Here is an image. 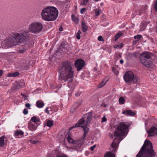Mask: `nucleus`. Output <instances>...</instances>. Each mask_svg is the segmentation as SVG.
Wrapping results in <instances>:
<instances>
[{
  "mask_svg": "<svg viewBox=\"0 0 157 157\" xmlns=\"http://www.w3.org/2000/svg\"><path fill=\"white\" fill-rule=\"evenodd\" d=\"M129 126L126 122H120L118 124L115 126L116 129L114 136L116 138L114 139L111 145V147L114 148V151H112L113 152L116 151L118 147L117 143L119 144L122 140L123 136L127 134V132L128 130V129Z\"/></svg>",
  "mask_w": 157,
  "mask_h": 157,
  "instance_id": "obj_1",
  "label": "nucleus"
},
{
  "mask_svg": "<svg viewBox=\"0 0 157 157\" xmlns=\"http://www.w3.org/2000/svg\"><path fill=\"white\" fill-rule=\"evenodd\" d=\"M73 64L68 61L62 63L59 70L60 77L64 81L69 82L68 86H70V84L73 80Z\"/></svg>",
  "mask_w": 157,
  "mask_h": 157,
  "instance_id": "obj_2",
  "label": "nucleus"
},
{
  "mask_svg": "<svg viewBox=\"0 0 157 157\" xmlns=\"http://www.w3.org/2000/svg\"><path fill=\"white\" fill-rule=\"evenodd\" d=\"M155 155L152 143L149 140H146L136 157H155Z\"/></svg>",
  "mask_w": 157,
  "mask_h": 157,
  "instance_id": "obj_3",
  "label": "nucleus"
},
{
  "mask_svg": "<svg viewBox=\"0 0 157 157\" xmlns=\"http://www.w3.org/2000/svg\"><path fill=\"white\" fill-rule=\"evenodd\" d=\"M58 15V10L53 6H48L44 8L42 10L41 13L42 19L48 21L55 20Z\"/></svg>",
  "mask_w": 157,
  "mask_h": 157,
  "instance_id": "obj_4",
  "label": "nucleus"
},
{
  "mask_svg": "<svg viewBox=\"0 0 157 157\" xmlns=\"http://www.w3.org/2000/svg\"><path fill=\"white\" fill-rule=\"evenodd\" d=\"M154 54L149 52H146L140 55V59L141 63L147 67H150L152 66V61L151 59Z\"/></svg>",
  "mask_w": 157,
  "mask_h": 157,
  "instance_id": "obj_5",
  "label": "nucleus"
},
{
  "mask_svg": "<svg viewBox=\"0 0 157 157\" xmlns=\"http://www.w3.org/2000/svg\"><path fill=\"white\" fill-rule=\"evenodd\" d=\"M124 78L126 82L132 81L135 83L137 84L140 82V79L138 77L134 75L133 73L130 71H127L124 73Z\"/></svg>",
  "mask_w": 157,
  "mask_h": 157,
  "instance_id": "obj_6",
  "label": "nucleus"
},
{
  "mask_svg": "<svg viewBox=\"0 0 157 157\" xmlns=\"http://www.w3.org/2000/svg\"><path fill=\"white\" fill-rule=\"evenodd\" d=\"M92 120V115L89 114H85L80 119L78 122L72 127V128L78 127L79 125L84 124L85 126H88Z\"/></svg>",
  "mask_w": 157,
  "mask_h": 157,
  "instance_id": "obj_7",
  "label": "nucleus"
},
{
  "mask_svg": "<svg viewBox=\"0 0 157 157\" xmlns=\"http://www.w3.org/2000/svg\"><path fill=\"white\" fill-rule=\"evenodd\" d=\"M43 28L42 24L40 22H33L30 24L28 28V31L31 33L36 34L40 32Z\"/></svg>",
  "mask_w": 157,
  "mask_h": 157,
  "instance_id": "obj_8",
  "label": "nucleus"
},
{
  "mask_svg": "<svg viewBox=\"0 0 157 157\" xmlns=\"http://www.w3.org/2000/svg\"><path fill=\"white\" fill-rule=\"evenodd\" d=\"M15 36L16 34L14 33L13 36L6 38L4 41V44L10 48L17 45L19 43Z\"/></svg>",
  "mask_w": 157,
  "mask_h": 157,
  "instance_id": "obj_9",
  "label": "nucleus"
},
{
  "mask_svg": "<svg viewBox=\"0 0 157 157\" xmlns=\"http://www.w3.org/2000/svg\"><path fill=\"white\" fill-rule=\"evenodd\" d=\"M15 36L19 43L26 41L29 38V32L23 31L19 33H15Z\"/></svg>",
  "mask_w": 157,
  "mask_h": 157,
  "instance_id": "obj_10",
  "label": "nucleus"
},
{
  "mask_svg": "<svg viewBox=\"0 0 157 157\" xmlns=\"http://www.w3.org/2000/svg\"><path fill=\"white\" fill-rule=\"evenodd\" d=\"M86 63L84 60L82 59H78L75 62L74 65L78 71H80L85 66Z\"/></svg>",
  "mask_w": 157,
  "mask_h": 157,
  "instance_id": "obj_11",
  "label": "nucleus"
},
{
  "mask_svg": "<svg viewBox=\"0 0 157 157\" xmlns=\"http://www.w3.org/2000/svg\"><path fill=\"white\" fill-rule=\"evenodd\" d=\"M84 140L83 139H81L75 141L74 143V149L78 151H81L82 147V144L84 143Z\"/></svg>",
  "mask_w": 157,
  "mask_h": 157,
  "instance_id": "obj_12",
  "label": "nucleus"
},
{
  "mask_svg": "<svg viewBox=\"0 0 157 157\" xmlns=\"http://www.w3.org/2000/svg\"><path fill=\"white\" fill-rule=\"evenodd\" d=\"M148 134V137L153 136L157 135V128L155 127H152L151 128L147 131Z\"/></svg>",
  "mask_w": 157,
  "mask_h": 157,
  "instance_id": "obj_13",
  "label": "nucleus"
},
{
  "mask_svg": "<svg viewBox=\"0 0 157 157\" xmlns=\"http://www.w3.org/2000/svg\"><path fill=\"white\" fill-rule=\"evenodd\" d=\"M147 10V6L146 5L145 6L142 7L139 10H136L135 12V13L137 15H141L143 13L145 12Z\"/></svg>",
  "mask_w": 157,
  "mask_h": 157,
  "instance_id": "obj_14",
  "label": "nucleus"
},
{
  "mask_svg": "<svg viewBox=\"0 0 157 157\" xmlns=\"http://www.w3.org/2000/svg\"><path fill=\"white\" fill-rule=\"evenodd\" d=\"M88 126H84L83 125H79V127H81L84 130V134L83 137L81 139H83V140H84V139L86 137V135L89 132V128L87 127Z\"/></svg>",
  "mask_w": 157,
  "mask_h": 157,
  "instance_id": "obj_15",
  "label": "nucleus"
},
{
  "mask_svg": "<svg viewBox=\"0 0 157 157\" xmlns=\"http://www.w3.org/2000/svg\"><path fill=\"white\" fill-rule=\"evenodd\" d=\"M28 128L30 130L34 131L36 129L37 126H35L34 124H33L30 121L28 123Z\"/></svg>",
  "mask_w": 157,
  "mask_h": 157,
  "instance_id": "obj_16",
  "label": "nucleus"
},
{
  "mask_svg": "<svg viewBox=\"0 0 157 157\" xmlns=\"http://www.w3.org/2000/svg\"><path fill=\"white\" fill-rule=\"evenodd\" d=\"M44 105L43 101L41 100H39L37 101L36 103V106L39 108L43 107Z\"/></svg>",
  "mask_w": 157,
  "mask_h": 157,
  "instance_id": "obj_17",
  "label": "nucleus"
},
{
  "mask_svg": "<svg viewBox=\"0 0 157 157\" xmlns=\"http://www.w3.org/2000/svg\"><path fill=\"white\" fill-rule=\"evenodd\" d=\"M24 134V132L21 130H17L15 132L14 135L15 136H23Z\"/></svg>",
  "mask_w": 157,
  "mask_h": 157,
  "instance_id": "obj_18",
  "label": "nucleus"
},
{
  "mask_svg": "<svg viewBox=\"0 0 157 157\" xmlns=\"http://www.w3.org/2000/svg\"><path fill=\"white\" fill-rule=\"evenodd\" d=\"M82 30L84 33L86 32L88 29V26L86 25L85 22H83L82 23Z\"/></svg>",
  "mask_w": 157,
  "mask_h": 157,
  "instance_id": "obj_19",
  "label": "nucleus"
},
{
  "mask_svg": "<svg viewBox=\"0 0 157 157\" xmlns=\"http://www.w3.org/2000/svg\"><path fill=\"white\" fill-rule=\"evenodd\" d=\"M19 73L18 72L13 73H9L7 74V76L9 77H15L19 75Z\"/></svg>",
  "mask_w": 157,
  "mask_h": 157,
  "instance_id": "obj_20",
  "label": "nucleus"
},
{
  "mask_svg": "<svg viewBox=\"0 0 157 157\" xmlns=\"http://www.w3.org/2000/svg\"><path fill=\"white\" fill-rule=\"evenodd\" d=\"M104 157H115L114 154L110 151H108L105 154Z\"/></svg>",
  "mask_w": 157,
  "mask_h": 157,
  "instance_id": "obj_21",
  "label": "nucleus"
},
{
  "mask_svg": "<svg viewBox=\"0 0 157 157\" xmlns=\"http://www.w3.org/2000/svg\"><path fill=\"white\" fill-rule=\"evenodd\" d=\"M31 121L33 122H34L35 123L37 124L38 122L40 121L39 119L37 118L35 116H33L31 118Z\"/></svg>",
  "mask_w": 157,
  "mask_h": 157,
  "instance_id": "obj_22",
  "label": "nucleus"
},
{
  "mask_svg": "<svg viewBox=\"0 0 157 157\" xmlns=\"http://www.w3.org/2000/svg\"><path fill=\"white\" fill-rule=\"evenodd\" d=\"M5 138L4 136H2L0 137V147L4 146V139Z\"/></svg>",
  "mask_w": 157,
  "mask_h": 157,
  "instance_id": "obj_23",
  "label": "nucleus"
},
{
  "mask_svg": "<svg viewBox=\"0 0 157 157\" xmlns=\"http://www.w3.org/2000/svg\"><path fill=\"white\" fill-rule=\"evenodd\" d=\"M65 43L64 42H62L59 48V49L63 52H64L65 50L66 49V48L65 47Z\"/></svg>",
  "mask_w": 157,
  "mask_h": 157,
  "instance_id": "obj_24",
  "label": "nucleus"
},
{
  "mask_svg": "<svg viewBox=\"0 0 157 157\" xmlns=\"http://www.w3.org/2000/svg\"><path fill=\"white\" fill-rule=\"evenodd\" d=\"M71 17L72 19L74 22L76 24H78L79 20L78 18L75 17V15L73 14L72 15Z\"/></svg>",
  "mask_w": 157,
  "mask_h": 157,
  "instance_id": "obj_25",
  "label": "nucleus"
},
{
  "mask_svg": "<svg viewBox=\"0 0 157 157\" xmlns=\"http://www.w3.org/2000/svg\"><path fill=\"white\" fill-rule=\"evenodd\" d=\"M127 114L129 116H134L136 113L132 111V110H127Z\"/></svg>",
  "mask_w": 157,
  "mask_h": 157,
  "instance_id": "obj_26",
  "label": "nucleus"
},
{
  "mask_svg": "<svg viewBox=\"0 0 157 157\" xmlns=\"http://www.w3.org/2000/svg\"><path fill=\"white\" fill-rule=\"evenodd\" d=\"M119 103L121 105L125 103V99L123 97H120L119 99Z\"/></svg>",
  "mask_w": 157,
  "mask_h": 157,
  "instance_id": "obj_27",
  "label": "nucleus"
},
{
  "mask_svg": "<svg viewBox=\"0 0 157 157\" xmlns=\"http://www.w3.org/2000/svg\"><path fill=\"white\" fill-rule=\"evenodd\" d=\"M67 140L68 142L70 143H73L74 144V142L75 141H74L69 136L67 138Z\"/></svg>",
  "mask_w": 157,
  "mask_h": 157,
  "instance_id": "obj_28",
  "label": "nucleus"
},
{
  "mask_svg": "<svg viewBox=\"0 0 157 157\" xmlns=\"http://www.w3.org/2000/svg\"><path fill=\"white\" fill-rule=\"evenodd\" d=\"M21 87H22L20 85V84L18 83H17L16 85L13 87V89L14 90H18L19 89L21 88Z\"/></svg>",
  "mask_w": 157,
  "mask_h": 157,
  "instance_id": "obj_29",
  "label": "nucleus"
},
{
  "mask_svg": "<svg viewBox=\"0 0 157 157\" xmlns=\"http://www.w3.org/2000/svg\"><path fill=\"white\" fill-rule=\"evenodd\" d=\"M30 43L29 42L25 44L23 47L24 48H25V49L26 50H27L30 48Z\"/></svg>",
  "mask_w": 157,
  "mask_h": 157,
  "instance_id": "obj_30",
  "label": "nucleus"
},
{
  "mask_svg": "<svg viewBox=\"0 0 157 157\" xmlns=\"http://www.w3.org/2000/svg\"><path fill=\"white\" fill-rule=\"evenodd\" d=\"M141 37V35L139 34L137 35L136 36H134V39L136 40L137 41H139V40H140Z\"/></svg>",
  "mask_w": 157,
  "mask_h": 157,
  "instance_id": "obj_31",
  "label": "nucleus"
},
{
  "mask_svg": "<svg viewBox=\"0 0 157 157\" xmlns=\"http://www.w3.org/2000/svg\"><path fill=\"white\" fill-rule=\"evenodd\" d=\"M53 124L52 121L50 120L48 121L47 122V125L49 127L52 126Z\"/></svg>",
  "mask_w": 157,
  "mask_h": 157,
  "instance_id": "obj_32",
  "label": "nucleus"
},
{
  "mask_svg": "<svg viewBox=\"0 0 157 157\" xmlns=\"http://www.w3.org/2000/svg\"><path fill=\"white\" fill-rule=\"evenodd\" d=\"M56 156V157H68L66 155L62 153L57 154Z\"/></svg>",
  "mask_w": 157,
  "mask_h": 157,
  "instance_id": "obj_33",
  "label": "nucleus"
},
{
  "mask_svg": "<svg viewBox=\"0 0 157 157\" xmlns=\"http://www.w3.org/2000/svg\"><path fill=\"white\" fill-rule=\"evenodd\" d=\"M81 33V32L80 30H79L76 35V37L78 39H80L81 38L80 34Z\"/></svg>",
  "mask_w": 157,
  "mask_h": 157,
  "instance_id": "obj_34",
  "label": "nucleus"
},
{
  "mask_svg": "<svg viewBox=\"0 0 157 157\" xmlns=\"http://www.w3.org/2000/svg\"><path fill=\"white\" fill-rule=\"evenodd\" d=\"M106 81L105 79H104L99 84L100 86L99 87H103L105 85L106 83Z\"/></svg>",
  "mask_w": 157,
  "mask_h": 157,
  "instance_id": "obj_35",
  "label": "nucleus"
},
{
  "mask_svg": "<svg viewBox=\"0 0 157 157\" xmlns=\"http://www.w3.org/2000/svg\"><path fill=\"white\" fill-rule=\"evenodd\" d=\"M19 84H20V85L21 86V87L23 86H24L25 85V83L24 82V81L23 80H21L19 82Z\"/></svg>",
  "mask_w": 157,
  "mask_h": 157,
  "instance_id": "obj_36",
  "label": "nucleus"
},
{
  "mask_svg": "<svg viewBox=\"0 0 157 157\" xmlns=\"http://www.w3.org/2000/svg\"><path fill=\"white\" fill-rule=\"evenodd\" d=\"M154 9L157 12V0H156L155 3L154 5Z\"/></svg>",
  "mask_w": 157,
  "mask_h": 157,
  "instance_id": "obj_37",
  "label": "nucleus"
},
{
  "mask_svg": "<svg viewBox=\"0 0 157 157\" xmlns=\"http://www.w3.org/2000/svg\"><path fill=\"white\" fill-rule=\"evenodd\" d=\"M26 50L25 49V48H23L20 49L19 50V52L20 53H24Z\"/></svg>",
  "mask_w": 157,
  "mask_h": 157,
  "instance_id": "obj_38",
  "label": "nucleus"
},
{
  "mask_svg": "<svg viewBox=\"0 0 157 157\" xmlns=\"http://www.w3.org/2000/svg\"><path fill=\"white\" fill-rule=\"evenodd\" d=\"M98 40L99 41H104V40L103 39L102 37L101 36H99L98 37Z\"/></svg>",
  "mask_w": 157,
  "mask_h": 157,
  "instance_id": "obj_39",
  "label": "nucleus"
},
{
  "mask_svg": "<svg viewBox=\"0 0 157 157\" xmlns=\"http://www.w3.org/2000/svg\"><path fill=\"white\" fill-rule=\"evenodd\" d=\"M100 10H95V16H98L100 14Z\"/></svg>",
  "mask_w": 157,
  "mask_h": 157,
  "instance_id": "obj_40",
  "label": "nucleus"
},
{
  "mask_svg": "<svg viewBox=\"0 0 157 157\" xmlns=\"http://www.w3.org/2000/svg\"><path fill=\"white\" fill-rule=\"evenodd\" d=\"M89 0H83V2L81 4L82 5H86L87 4V3L88 2Z\"/></svg>",
  "mask_w": 157,
  "mask_h": 157,
  "instance_id": "obj_41",
  "label": "nucleus"
},
{
  "mask_svg": "<svg viewBox=\"0 0 157 157\" xmlns=\"http://www.w3.org/2000/svg\"><path fill=\"white\" fill-rule=\"evenodd\" d=\"M25 106L26 107L28 108L29 109H30V107L31 106V105L29 103H27L25 104Z\"/></svg>",
  "mask_w": 157,
  "mask_h": 157,
  "instance_id": "obj_42",
  "label": "nucleus"
},
{
  "mask_svg": "<svg viewBox=\"0 0 157 157\" xmlns=\"http://www.w3.org/2000/svg\"><path fill=\"white\" fill-rule=\"evenodd\" d=\"M23 113L25 115L27 114L28 113V111L26 109H24Z\"/></svg>",
  "mask_w": 157,
  "mask_h": 157,
  "instance_id": "obj_43",
  "label": "nucleus"
},
{
  "mask_svg": "<svg viewBox=\"0 0 157 157\" xmlns=\"http://www.w3.org/2000/svg\"><path fill=\"white\" fill-rule=\"evenodd\" d=\"M38 141L36 140H31L30 142L32 144H35Z\"/></svg>",
  "mask_w": 157,
  "mask_h": 157,
  "instance_id": "obj_44",
  "label": "nucleus"
},
{
  "mask_svg": "<svg viewBox=\"0 0 157 157\" xmlns=\"http://www.w3.org/2000/svg\"><path fill=\"white\" fill-rule=\"evenodd\" d=\"M107 121V119L105 117V116H104L102 119V122H104Z\"/></svg>",
  "mask_w": 157,
  "mask_h": 157,
  "instance_id": "obj_45",
  "label": "nucleus"
},
{
  "mask_svg": "<svg viewBox=\"0 0 157 157\" xmlns=\"http://www.w3.org/2000/svg\"><path fill=\"white\" fill-rule=\"evenodd\" d=\"M21 95L24 97V98L25 99H27V96L25 95V94H22V93H21Z\"/></svg>",
  "mask_w": 157,
  "mask_h": 157,
  "instance_id": "obj_46",
  "label": "nucleus"
},
{
  "mask_svg": "<svg viewBox=\"0 0 157 157\" xmlns=\"http://www.w3.org/2000/svg\"><path fill=\"white\" fill-rule=\"evenodd\" d=\"M85 10V8H82L81 9L80 12L82 14L83 12H84Z\"/></svg>",
  "mask_w": 157,
  "mask_h": 157,
  "instance_id": "obj_47",
  "label": "nucleus"
},
{
  "mask_svg": "<svg viewBox=\"0 0 157 157\" xmlns=\"http://www.w3.org/2000/svg\"><path fill=\"white\" fill-rule=\"evenodd\" d=\"M119 37H120V36H119V35L117 34L115 36V40H116Z\"/></svg>",
  "mask_w": 157,
  "mask_h": 157,
  "instance_id": "obj_48",
  "label": "nucleus"
},
{
  "mask_svg": "<svg viewBox=\"0 0 157 157\" xmlns=\"http://www.w3.org/2000/svg\"><path fill=\"white\" fill-rule=\"evenodd\" d=\"M120 46L119 44V45H115L114 46V48H120Z\"/></svg>",
  "mask_w": 157,
  "mask_h": 157,
  "instance_id": "obj_49",
  "label": "nucleus"
},
{
  "mask_svg": "<svg viewBox=\"0 0 157 157\" xmlns=\"http://www.w3.org/2000/svg\"><path fill=\"white\" fill-rule=\"evenodd\" d=\"M48 107H47L45 109V111L46 112V113L49 114V111L48 110Z\"/></svg>",
  "mask_w": 157,
  "mask_h": 157,
  "instance_id": "obj_50",
  "label": "nucleus"
},
{
  "mask_svg": "<svg viewBox=\"0 0 157 157\" xmlns=\"http://www.w3.org/2000/svg\"><path fill=\"white\" fill-rule=\"evenodd\" d=\"M96 147V145H94L93 146H92V147H90V150L92 151H93L94 150V148L95 147Z\"/></svg>",
  "mask_w": 157,
  "mask_h": 157,
  "instance_id": "obj_51",
  "label": "nucleus"
},
{
  "mask_svg": "<svg viewBox=\"0 0 157 157\" xmlns=\"http://www.w3.org/2000/svg\"><path fill=\"white\" fill-rule=\"evenodd\" d=\"M81 93V92H78V93H76L75 95L76 96H78L80 95Z\"/></svg>",
  "mask_w": 157,
  "mask_h": 157,
  "instance_id": "obj_52",
  "label": "nucleus"
},
{
  "mask_svg": "<svg viewBox=\"0 0 157 157\" xmlns=\"http://www.w3.org/2000/svg\"><path fill=\"white\" fill-rule=\"evenodd\" d=\"M117 34H118L119 36L120 37L121 36H122L123 35V33H119Z\"/></svg>",
  "mask_w": 157,
  "mask_h": 157,
  "instance_id": "obj_53",
  "label": "nucleus"
},
{
  "mask_svg": "<svg viewBox=\"0 0 157 157\" xmlns=\"http://www.w3.org/2000/svg\"><path fill=\"white\" fill-rule=\"evenodd\" d=\"M63 29L62 27L61 26L59 28V30L60 31H62L63 30Z\"/></svg>",
  "mask_w": 157,
  "mask_h": 157,
  "instance_id": "obj_54",
  "label": "nucleus"
},
{
  "mask_svg": "<svg viewBox=\"0 0 157 157\" xmlns=\"http://www.w3.org/2000/svg\"><path fill=\"white\" fill-rule=\"evenodd\" d=\"M122 113L124 114L127 115V111H123L122 112Z\"/></svg>",
  "mask_w": 157,
  "mask_h": 157,
  "instance_id": "obj_55",
  "label": "nucleus"
},
{
  "mask_svg": "<svg viewBox=\"0 0 157 157\" xmlns=\"http://www.w3.org/2000/svg\"><path fill=\"white\" fill-rule=\"evenodd\" d=\"M120 62L121 64H122L123 63L124 61L122 59H121L120 60Z\"/></svg>",
  "mask_w": 157,
  "mask_h": 157,
  "instance_id": "obj_56",
  "label": "nucleus"
},
{
  "mask_svg": "<svg viewBox=\"0 0 157 157\" xmlns=\"http://www.w3.org/2000/svg\"><path fill=\"white\" fill-rule=\"evenodd\" d=\"M3 73V71L2 70H0V76H1Z\"/></svg>",
  "mask_w": 157,
  "mask_h": 157,
  "instance_id": "obj_57",
  "label": "nucleus"
},
{
  "mask_svg": "<svg viewBox=\"0 0 157 157\" xmlns=\"http://www.w3.org/2000/svg\"><path fill=\"white\" fill-rule=\"evenodd\" d=\"M119 45H120V48H122L123 46V44L122 43H121Z\"/></svg>",
  "mask_w": 157,
  "mask_h": 157,
  "instance_id": "obj_58",
  "label": "nucleus"
},
{
  "mask_svg": "<svg viewBox=\"0 0 157 157\" xmlns=\"http://www.w3.org/2000/svg\"><path fill=\"white\" fill-rule=\"evenodd\" d=\"M135 56V53H133L131 55V56Z\"/></svg>",
  "mask_w": 157,
  "mask_h": 157,
  "instance_id": "obj_59",
  "label": "nucleus"
},
{
  "mask_svg": "<svg viewBox=\"0 0 157 157\" xmlns=\"http://www.w3.org/2000/svg\"><path fill=\"white\" fill-rule=\"evenodd\" d=\"M156 31L157 32V26H156Z\"/></svg>",
  "mask_w": 157,
  "mask_h": 157,
  "instance_id": "obj_60",
  "label": "nucleus"
},
{
  "mask_svg": "<svg viewBox=\"0 0 157 157\" xmlns=\"http://www.w3.org/2000/svg\"><path fill=\"white\" fill-rule=\"evenodd\" d=\"M99 0H94V1L96 2H97Z\"/></svg>",
  "mask_w": 157,
  "mask_h": 157,
  "instance_id": "obj_61",
  "label": "nucleus"
},
{
  "mask_svg": "<svg viewBox=\"0 0 157 157\" xmlns=\"http://www.w3.org/2000/svg\"><path fill=\"white\" fill-rule=\"evenodd\" d=\"M114 70V68L113 67V70Z\"/></svg>",
  "mask_w": 157,
  "mask_h": 157,
  "instance_id": "obj_62",
  "label": "nucleus"
}]
</instances>
